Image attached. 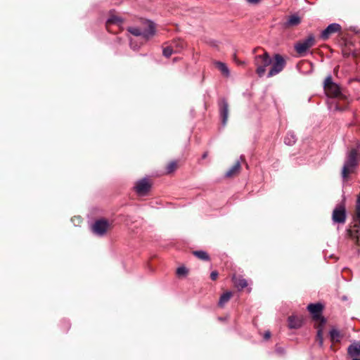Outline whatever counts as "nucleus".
Returning a JSON list of instances; mask_svg holds the SVG:
<instances>
[{"label":"nucleus","mask_w":360,"mask_h":360,"mask_svg":"<svg viewBox=\"0 0 360 360\" xmlns=\"http://www.w3.org/2000/svg\"><path fill=\"white\" fill-rule=\"evenodd\" d=\"M359 153L356 149H352L347 155L346 160L342 167V176L346 179L349 174L353 172L358 164Z\"/></svg>","instance_id":"obj_1"},{"label":"nucleus","mask_w":360,"mask_h":360,"mask_svg":"<svg viewBox=\"0 0 360 360\" xmlns=\"http://www.w3.org/2000/svg\"><path fill=\"white\" fill-rule=\"evenodd\" d=\"M272 59L270 58L267 52H264L262 55H257L254 60V64L256 66V72L259 77H262L266 72V68L270 65Z\"/></svg>","instance_id":"obj_2"},{"label":"nucleus","mask_w":360,"mask_h":360,"mask_svg":"<svg viewBox=\"0 0 360 360\" xmlns=\"http://www.w3.org/2000/svg\"><path fill=\"white\" fill-rule=\"evenodd\" d=\"M324 90L329 97L343 98L340 87L333 82L331 75H328L324 81Z\"/></svg>","instance_id":"obj_3"},{"label":"nucleus","mask_w":360,"mask_h":360,"mask_svg":"<svg viewBox=\"0 0 360 360\" xmlns=\"http://www.w3.org/2000/svg\"><path fill=\"white\" fill-rule=\"evenodd\" d=\"M146 25L148 29L141 31L137 27H129L128 31L136 37H141L145 41L148 40L155 34V25L154 23L150 20H146Z\"/></svg>","instance_id":"obj_4"},{"label":"nucleus","mask_w":360,"mask_h":360,"mask_svg":"<svg viewBox=\"0 0 360 360\" xmlns=\"http://www.w3.org/2000/svg\"><path fill=\"white\" fill-rule=\"evenodd\" d=\"M274 58V60L271 63L272 66L267 75L268 77H271L281 72L285 65V61L280 54H276Z\"/></svg>","instance_id":"obj_5"},{"label":"nucleus","mask_w":360,"mask_h":360,"mask_svg":"<svg viewBox=\"0 0 360 360\" xmlns=\"http://www.w3.org/2000/svg\"><path fill=\"white\" fill-rule=\"evenodd\" d=\"M314 43L315 39L314 36L309 35L305 39L297 43L295 46V49L298 53L302 54L313 46Z\"/></svg>","instance_id":"obj_6"},{"label":"nucleus","mask_w":360,"mask_h":360,"mask_svg":"<svg viewBox=\"0 0 360 360\" xmlns=\"http://www.w3.org/2000/svg\"><path fill=\"white\" fill-rule=\"evenodd\" d=\"M332 219L335 223L344 224L346 221V210L343 204L338 205L334 209Z\"/></svg>","instance_id":"obj_7"},{"label":"nucleus","mask_w":360,"mask_h":360,"mask_svg":"<svg viewBox=\"0 0 360 360\" xmlns=\"http://www.w3.org/2000/svg\"><path fill=\"white\" fill-rule=\"evenodd\" d=\"M307 309L313 316L314 320L320 321L321 324L325 323L326 320L321 316L323 306L321 304H310L308 305Z\"/></svg>","instance_id":"obj_8"},{"label":"nucleus","mask_w":360,"mask_h":360,"mask_svg":"<svg viewBox=\"0 0 360 360\" xmlns=\"http://www.w3.org/2000/svg\"><path fill=\"white\" fill-rule=\"evenodd\" d=\"M110 227L107 220L100 219L95 221L92 226L93 232L98 236H103Z\"/></svg>","instance_id":"obj_9"},{"label":"nucleus","mask_w":360,"mask_h":360,"mask_svg":"<svg viewBox=\"0 0 360 360\" xmlns=\"http://www.w3.org/2000/svg\"><path fill=\"white\" fill-rule=\"evenodd\" d=\"M347 354L351 360H360V341L352 342L347 348Z\"/></svg>","instance_id":"obj_10"},{"label":"nucleus","mask_w":360,"mask_h":360,"mask_svg":"<svg viewBox=\"0 0 360 360\" xmlns=\"http://www.w3.org/2000/svg\"><path fill=\"white\" fill-rule=\"evenodd\" d=\"M150 188V184L149 183L148 179L146 178L138 181L135 186V190L140 195H143L147 193L149 191Z\"/></svg>","instance_id":"obj_11"},{"label":"nucleus","mask_w":360,"mask_h":360,"mask_svg":"<svg viewBox=\"0 0 360 360\" xmlns=\"http://www.w3.org/2000/svg\"><path fill=\"white\" fill-rule=\"evenodd\" d=\"M341 29V27L338 23H332L329 25L322 32L321 34V37L326 40L327 39L330 35L337 32H339Z\"/></svg>","instance_id":"obj_12"},{"label":"nucleus","mask_w":360,"mask_h":360,"mask_svg":"<svg viewBox=\"0 0 360 360\" xmlns=\"http://www.w3.org/2000/svg\"><path fill=\"white\" fill-rule=\"evenodd\" d=\"M219 109L222 124L225 125L229 115V105L226 100L224 99L220 102Z\"/></svg>","instance_id":"obj_13"},{"label":"nucleus","mask_w":360,"mask_h":360,"mask_svg":"<svg viewBox=\"0 0 360 360\" xmlns=\"http://www.w3.org/2000/svg\"><path fill=\"white\" fill-rule=\"evenodd\" d=\"M302 321V317L291 316L288 318V326L290 328H298L301 327Z\"/></svg>","instance_id":"obj_14"},{"label":"nucleus","mask_w":360,"mask_h":360,"mask_svg":"<svg viewBox=\"0 0 360 360\" xmlns=\"http://www.w3.org/2000/svg\"><path fill=\"white\" fill-rule=\"evenodd\" d=\"M301 22V18L297 15H292L289 16L288 20L285 22V27H294L299 25Z\"/></svg>","instance_id":"obj_15"},{"label":"nucleus","mask_w":360,"mask_h":360,"mask_svg":"<svg viewBox=\"0 0 360 360\" xmlns=\"http://www.w3.org/2000/svg\"><path fill=\"white\" fill-rule=\"evenodd\" d=\"M214 65H215L216 68H218V70L221 72V74L224 76H225L226 77H229V75H230L229 69L228 66L224 63H222L220 61H216L214 63Z\"/></svg>","instance_id":"obj_16"},{"label":"nucleus","mask_w":360,"mask_h":360,"mask_svg":"<svg viewBox=\"0 0 360 360\" xmlns=\"http://www.w3.org/2000/svg\"><path fill=\"white\" fill-rule=\"evenodd\" d=\"M233 282L236 288L238 289H243L248 285L247 281L240 277H233Z\"/></svg>","instance_id":"obj_17"},{"label":"nucleus","mask_w":360,"mask_h":360,"mask_svg":"<svg viewBox=\"0 0 360 360\" xmlns=\"http://www.w3.org/2000/svg\"><path fill=\"white\" fill-rule=\"evenodd\" d=\"M122 22L123 20L122 18L116 15H111L106 22V27L107 29H109V26L114 24L120 25Z\"/></svg>","instance_id":"obj_18"},{"label":"nucleus","mask_w":360,"mask_h":360,"mask_svg":"<svg viewBox=\"0 0 360 360\" xmlns=\"http://www.w3.org/2000/svg\"><path fill=\"white\" fill-rule=\"evenodd\" d=\"M240 169V164L239 162H237L234 164V165L230 168L226 173V176L227 177H231L238 174Z\"/></svg>","instance_id":"obj_19"},{"label":"nucleus","mask_w":360,"mask_h":360,"mask_svg":"<svg viewBox=\"0 0 360 360\" xmlns=\"http://www.w3.org/2000/svg\"><path fill=\"white\" fill-rule=\"evenodd\" d=\"M232 292L229 291L222 294L219 300V306L221 307H224V304H226L230 300Z\"/></svg>","instance_id":"obj_20"},{"label":"nucleus","mask_w":360,"mask_h":360,"mask_svg":"<svg viewBox=\"0 0 360 360\" xmlns=\"http://www.w3.org/2000/svg\"><path fill=\"white\" fill-rule=\"evenodd\" d=\"M330 338L332 342H338L340 341V340L342 338V335H341L340 331H338V330L332 329L330 331Z\"/></svg>","instance_id":"obj_21"},{"label":"nucleus","mask_w":360,"mask_h":360,"mask_svg":"<svg viewBox=\"0 0 360 360\" xmlns=\"http://www.w3.org/2000/svg\"><path fill=\"white\" fill-rule=\"evenodd\" d=\"M178 49H174L173 46H169L163 49V55L169 58L174 52H178Z\"/></svg>","instance_id":"obj_22"},{"label":"nucleus","mask_w":360,"mask_h":360,"mask_svg":"<svg viewBox=\"0 0 360 360\" xmlns=\"http://www.w3.org/2000/svg\"><path fill=\"white\" fill-rule=\"evenodd\" d=\"M194 255H195L198 258L202 259V260H209L210 257L207 255V253L205 251H195L193 252Z\"/></svg>","instance_id":"obj_23"},{"label":"nucleus","mask_w":360,"mask_h":360,"mask_svg":"<svg viewBox=\"0 0 360 360\" xmlns=\"http://www.w3.org/2000/svg\"><path fill=\"white\" fill-rule=\"evenodd\" d=\"M284 141L285 144L291 146L295 143L296 138L294 134H288L287 136L285 137Z\"/></svg>","instance_id":"obj_24"},{"label":"nucleus","mask_w":360,"mask_h":360,"mask_svg":"<svg viewBox=\"0 0 360 360\" xmlns=\"http://www.w3.org/2000/svg\"><path fill=\"white\" fill-rule=\"evenodd\" d=\"M323 324H321L318 326L317 331V339L319 341V345L321 346L323 345V335H322V327Z\"/></svg>","instance_id":"obj_25"},{"label":"nucleus","mask_w":360,"mask_h":360,"mask_svg":"<svg viewBox=\"0 0 360 360\" xmlns=\"http://www.w3.org/2000/svg\"><path fill=\"white\" fill-rule=\"evenodd\" d=\"M173 47H175V49H178L179 51L184 47V42L181 40H178L176 41H174L172 44Z\"/></svg>","instance_id":"obj_26"},{"label":"nucleus","mask_w":360,"mask_h":360,"mask_svg":"<svg viewBox=\"0 0 360 360\" xmlns=\"http://www.w3.org/2000/svg\"><path fill=\"white\" fill-rule=\"evenodd\" d=\"M176 168V162H172L167 167V173L169 174L174 172Z\"/></svg>","instance_id":"obj_27"},{"label":"nucleus","mask_w":360,"mask_h":360,"mask_svg":"<svg viewBox=\"0 0 360 360\" xmlns=\"http://www.w3.org/2000/svg\"><path fill=\"white\" fill-rule=\"evenodd\" d=\"M187 272H188L187 269L184 266L179 267L176 269V274L179 276L186 275Z\"/></svg>","instance_id":"obj_28"},{"label":"nucleus","mask_w":360,"mask_h":360,"mask_svg":"<svg viewBox=\"0 0 360 360\" xmlns=\"http://www.w3.org/2000/svg\"><path fill=\"white\" fill-rule=\"evenodd\" d=\"M217 277H218V273H217V271H212V272L211 273V274H210V278H211V279H212V280L214 281V280H216V279L217 278Z\"/></svg>","instance_id":"obj_29"},{"label":"nucleus","mask_w":360,"mask_h":360,"mask_svg":"<svg viewBox=\"0 0 360 360\" xmlns=\"http://www.w3.org/2000/svg\"><path fill=\"white\" fill-rule=\"evenodd\" d=\"M248 3L252 4H258L261 0H246Z\"/></svg>","instance_id":"obj_30"},{"label":"nucleus","mask_w":360,"mask_h":360,"mask_svg":"<svg viewBox=\"0 0 360 360\" xmlns=\"http://www.w3.org/2000/svg\"><path fill=\"white\" fill-rule=\"evenodd\" d=\"M271 336V333L269 331H266L265 333H264V338L266 340H268Z\"/></svg>","instance_id":"obj_31"},{"label":"nucleus","mask_w":360,"mask_h":360,"mask_svg":"<svg viewBox=\"0 0 360 360\" xmlns=\"http://www.w3.org/2000/svg\"><path fill=\"white\" fill-rule=\"evenodd\" d=\"M73 221H75L77 220L78 222L81 221V218L80 217H75L74 219H72Z\"/></svg>","instance_id":"obj_32"},{"label":"nucleus","mask_w":360,"mask_h":360,"mask_svg":"<svg viewBox=\"0 0 360 360\" xmlns=\"http://www.w3.org/2000/svg\"><path fill=\"white\" fill-rule=\"evenodd\" d=\"M130 44H131V46L134 49H136V46H134V44H133V41H132V40H131V41H130Z\"/></svg>","instance_id":"obj_33"},{"label":"nucleus","mask_w":360,"mask_h":360,"mask_svg":"<svg viewBox=\"0 0 360 360\" xmlns=\"http://www.w3.org/2000/svg\"><path fill=\"white\" fill-rule=\"evenodd\" d=\"M360 197V195L358 196V198Z\"/></svg>","instance_id":"obj_34"}]
</instances>
